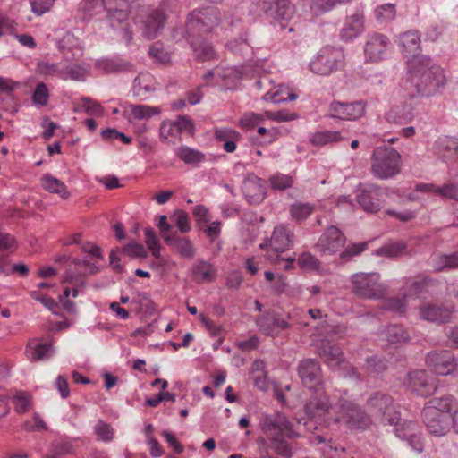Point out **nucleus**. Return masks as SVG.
Segmentation results:
<instances>
[{"label":"nucleus","instance_id":"obj_20","mask_svg":"<svg viewBox=\"0 0 458 458\" xmlns=\"http://www.w3.org/2000/svg\"><path fill=\"white\" fill-rule=\"evenodd\" d=\"M242 190L245 199L251 204H259L266 197L263 181L254 174H250L245 178Z\"/></svg>","mask_w":458,"mask_h":458},{"label":"nucleus","instance_id":"obj_54","mask_svg":"<svg viewBox=\"0 0 458 458\" xmlns=\"http://www.w3.org/2000/svg\"><path fill=\"white\" fill-rule=\"evenodd\" d=\"M48 89L45 83L40 82L37 85L33 96L32 100L35 104H38L42 106H46L48 102Z\"/></svg>","mask_w":458,"mask_h":458},{"label":"nucleus","instance_id":"obj_27","mask_svg":"<svg viewBox=\"0 0 458 458\" xmlns=\"http://www.w3.org/2000/svg\"><path fill=\"white\" fill-rule=\"evenodd\" d=\"M453 310L441 305H427L420 308V317L428 321L446 323L449 321Z\"/></svg>","mask_w":458,"mask_h":458},{"label":"nucleus","instance_id":"obj_25","mask_svg":"<svg viewBox=\"0 0 458 458\" xmlns=\"http://www.w3.org/2000/svg\"><path fill=\"white\" fill-rule=\"evenodd\" d=\"M164 241L183 258L192 259L196 253L191 240L187 237H181L177 232L171 233V235H164Z\"/></svg>","mask_w":458,"mask_h":458},{"label":"nucleus","instance_id":"obj_7","mask_svg":"<svg viewBox=\"0 0 458 458\" xmlns=\"http://www.w3.org/2000/svg\"><path fill=\"white\" fill-rule=\"evenodd\" d=\"M377 273H356L352 276V291L361 299H378L385 295L386 287Z\"/></svg>","mask_w":458,"mask_h":458},{"label":"nucleus","instance_id":"obj_37","mask_svg":"<svg viewBox=\"0 0 458 458\" xmlns=\"http://www.w3.org/2000/svg\"><path fill=\"white\" fill-rule=\"evenodd\" d=\"M314 211V206L310 203L295 202L290 207L292 217L298 221L305 220Z\"/></svg>","mask_w":458,"mask_h":458},{"label":"nucleus","instance_id":"obj_42","mask_svg":"<svg viewBox=\"0 0 458 458\" xmlns=\"http://www.w3.org/2000/svg\"><path fill=\"white\" fill-rule=\"evenodd\" d=\"M367 248L368 243L366 242L352 244L340 253V259L344 262L350 261L353 257L366 250Z\"/></svg>","mask_w":458,"mask_h":458},{"label":"nucleus","instance_id":"obj_49","mask_svg":"<svg viewBox=\"0 0 458 458\" xmlns=\"http://www.w3.org/2000/svg\"><path fill=\"white\" fill-rule=\"evenodd\" d=\"M14 410L18 413H25L29 409L30 395L25 392H17L13 397Z\"/></svg>","mask_w":458,"mask_h":458},{"label":"nucleus","instance_id":"obj_52","mask_svg":"<svg viewBox=\"0 0 458 458\" xmlns=\"http://www.w3.org/2000/svg\"><path fill=\"white\" fill-rule=\"evenodd\" d=\"M338 132H318L311 138V143L315 146H323L329 142L336 141L338 140Z\"/></svg>","mask_w":458,"mask_h":458},{"label":"nucleus","instance_id":"obj_55","mask_svg":"<svg viewBox=\"0 0 458 458\" xmlns=\"http://www.w3.org/2000/svg\"><path fill=\"white\" fill-rule=\"evenodd\" d=\"M146 76H138L133 82V94L145 99V95L153 90L150 85L145 84Z\"/></svg>","mask_w":458,"mask_h":458},{"label":"nucleus","instance_id":"obj_57","mask_svg":"<svg viewBox=\"0 0 458 458\" xmlns=\"http://www.w3.org/2000/svg\"><path fill=\"white\" fill-rule=\"evenodd\" d=\"M215 137L219 141H227L229 140H240L242 138L241 134L233 130L226 127L216 128L215 130Z\"/></svg>","mask_w":458,"mask_h":458},{"label":"nucleus","instance_id":"obj_39","mask_svg":"<svg viewBox=\"0 0 458 458\" xmlns=\"http://www.w3.org/2000/svg\"><path fill=\"white\" fill-rule=\"evenodd\" d=\"M387 340L390 343H400L409 340L410 336L407 331L399 325H391L386 330Z\"/></svg>","mask_w":458,"mask_h":458},{"label":"nucleus","instance_id":"obj_13","mask_svg":"<svg viewBox=\"0 0 458 458\" xmlns=\"http://www.w3.org/2000/svg\"><path fill=\"white\" fill-rule=\"evenodd\" d=\"M407 386L411 392L423 397L431 395L437 389L436 378L423 369L411 371Z\"/></svg>","mask_w":458,"mask_h":458},{"label":"nucleus","instance_id":"obj_33","mask_svg":"<svg viewBox=\"0 0 458 458\" xmlns=\"http://www.w3.org/2000/svg\"><path fill=\"white\" fill-rule=\"evenodd\" d=\"M176 157L185 164L197 165L205 159V155L187 146H181L175 150Z\"/></svg>","mask_w":458,"mask_h":458},{"label":"nucleus","instance_id":"obj_43","mask_svg":"<svg viewBox=\"0 0 458 458\" xmlns=\"http://www.w3.org/2000/svg\"><path fill=\"white\" fill-rule=\"evenodd\" d=\"M94 431L98 436V439L104 442H110L114 438V430L112 427L105 422L104 420H99L94 427Z\"/></svg>","mask_w":458,"mask_h":458},{"label":"nucleus","instance_id":"obj_3","mask_svg":"<svg viewBox=\"0 0 458 458\" xmlns=\"http://www.w3.org/2000/svg\"><path fill=\"white\" fill-rule=\"evenodd\" d=\"M345 65V56L343 49L325 47L309 64L310 71L319 76H328L343 71Z\"/></svg>","mask_w":458,"mask_h":458},{"label":"nucleus","instance_id":"obj_2","mask_svg":"<svg viewBox=\"0 0 458 458\" xmlns=\"http://www.w3.org/2000/svg\"><path fill=\"white\" fill-rule=\"evenodd\" d=\"M409 81L416 95L428 98L440 93L445 85L443 70L426 55L408 61Z\"/></svg>","mask_w":458,"mask_h":458},{"label":"nucleus","instance_id":"obj_29","mask_svg":"<svg viewBox=\"0 0 458 458\" xmlns=\"http://www.w3.org/2000/svg\"><path fill=\"white\" fill-rule=\"evenodd\" d=\"M414 117L413 107L409 104L395 106L386 114V120L391 123L403 124Z\"/></svg>","mask_w":458,"mask_h":458},{"label":"nucleus","instance_id":"obj_47","mask_svg":"<svg viewBox=\"0 0 458 458\" xmlns=\"http://www.w3.org/2000/svg\"><path fill=\"white\" fill-rule=\"evenodd\" d=\"M269 181L271 187L278 191H284L290 188L293 182V178L290 175L285 174H276L271 176Z\"/></svg>","mask_w":458,"mask_h":458},{"label":"nucleus","instance_id":"obj_10","mask_svg":"<svg viewBox=\"0 0 458 458\" xmlns=\"http://www.w3.org/2000/svg\"><path fill=\"white\" fill-rule=\"evenodd\" d=\"M298 376L301 384L310 390L323 388V376L319 362L315 359H304L298 365Z\"/></svg>","mask_w":458,"mask_h":458},{"label":"nucleus","instance_id":"obj_26","mask_svg":"<svg viewBox=\"0 0 458 458\" xmlns=\"http://www.w3.org/2000/svg\"><path fill=\"white\" fill-rule=\"evenodd\" d=\"M399 46L405 57L421 56L418 55L420 50V36L417 30H409L399 37Z\"/></svg>","mask_w":458,"mask_h":458},{"label":"nucleus","instance_id":"obj_22","mask_svg":"<svg viewBox=\"0 0 458 458\" xmlns=\"http://www.w3.org/2000/svg\"><path fill=\"white\" fill-rule=\"evenodd\" d=\"M257 325L267 335L291 327V325L276 313L265 312L257 318Z\"/></svg>","mask_w":458,"mask_h":458},{"label":"nucleus","instance_id":"obj_63","mask_svg":"<svg viewBox=\"0 0 458 458\" xmlns=\"http://www.w3.org/2000/svg\"><path fill=\"white\" fill-rule=\"evenodd\" d=\"M262 117L255 113H246L242 115V117L240 119L239 124L242 128L246 129H251L259 123H261Z\"/></svg>","mask_w":458,"mask_h":458},{"label":"nucleus","instance_id":"obj_32","mask_svg":"<svg viewBox=\"0 0 458 458\" xmlns=\"http://www.w3.org/2000/svg\"><path fill=\"white\" fill-rule=\"evenodd\" d=\"M41 184L48 192L59 194L63 198H67L69 195L66 185L49 174H46L41 177Z\"/></svg>","mask_w":458,"mask_h":458},{"label":"nucleus","instance_id":"obj_61","mask_svg":"<svg viewBox=\"0 0 458 458\" xmlns=\"http://www.w3.org/2000/svg\"><path fill=\"white\" fill-rule=\"evenodd\" d=\"M266 115L270 120L276 122H287L292 121L297 118V114L295 113H290L289 111L284 109L279 111H267Z\"/></svg>","mask_w":458,"mask_h":458},{"label":"nucleus","instance_id":"obj_34","mask_svg":"<svg viewBox=\"0 0 458 458\" xmlns=\"http://www.w3.org/2000/svg\"><path fill=\"white\" fill-rule=\"evenodd\" d=\"M319 355L324 359L327 365L335 366L339 364L343 360V352L341 349L335 345H332L329 343L324 344L319 349Z\"/></svg>","mask_w":458,"mask_h":458},{"label":"nucleus","instance_id":"obj_64","mask_svg":"<svg viewBox=\"0 0 458 458\" xmlns=\"http://www.w3.org/2000/svg\"><path fill=\"white\" fill-rule=\"evenodd\" d=\"M440 148L450 153V157L458 154V139L454 137H446L439 143Z\"/></svg>","mask_w":458,"mask_h":458},{"label":"nucleus","instance_id":"obj_4","mask_svg":"<svg viewBox=\"0 0 458 458\" xmlns=\"http://www.w3.org/2000/svg\"><path fill=\"white\" fill-rule=\"evenodd\" d=\"M371 160V170L379 179L391 178L400 172L401 155L392 147H377Z\"/></svg>","mask_w":458,"mask_h":458},{"label":"nucleus","instance_id":"obj_12","mask_svg":"<svg viewBox=\"0 0 458 458\" xmlns=\"http://www.w3.org/2000/svg\"><path fill=\"white\" fill-rule=\"evenodd\" d=\"M421 416L428 432L434 436H445L452 428L453 416L448 413L422 409Z\"/></svg>","mask_w":458,"mask_h":458},{"label":"nucleus","instance_id":"obj_36","mask_svg":"<svg viewBox=\"0 0 458 458\" xmlns=\"http://www.w3.org/2000/svg\"><path fill=\"white\" fill-rule=\"evenodd\" d=\"M285 438V436H282L270 439V449L283 458H292L293 454V449Z\"/></svg>","mask_w":458,"mask_h":458},{"label":"nucleus","instance_id":"obj_35","mask_svg":"<svg viewBox=\"0 0 458 458\" xmlns=\"http://www.w3.org/2000/svg\"><path fill=\"white\" fill-rule=\"evenodd\" d=\"M407 244L403 242H392L383 245L377 250V255L388 258H399L406 253Z\"/></svg>","mask_w":458,"mask_h":458},{"label":"nucleus","instance_id":"obj_45","mask_svg":"<svg viewBox=\"0 0 458 458\" xmlns=\"http://www.w3.org/2000/svg\"><path fill=\"white\" fill-rule=\"evenodd\" d=\"M123 253L131 258L145 259L148 257V251L142 244L134 242H129L123 248Z\"/></svg>","mask_w":458,"mask_h":458},{"label":"nucleus","instance_id":"obj_16","mask_svg":"<svg viewBox=\"0 0 458 458\" xmlns=\"http://www.w3.org/2000/svg\"><path fill=\"white\" fill-rule=\"evenodd\" d=\"M141 23L142 35L147 39H153L157 37L160 30L164 27L165 16L163 10L149 9L145 15L139 17Z\"/></svg>","mask_w":458,"mask_h":458},{"label":"nucleus","instance_id":"obj_53","mask_svg":"<svg viewBox=\"0 0 458 458\" xmlns=\"http://www.w3.org/2000/svg\"><path fill=\"white\" fill-rule=\"evenodd\" d=\"M435 191L442 198L458 201V185L448 183L437 187Z\"/></svg>","mask_w":458,"mask_h":458},{"label":"nucleus","instance_id":"obj_9","mask_svg":"<svg viewBox=\"0 0 458 458\" xmlns=\"http://www.w3.org/2000/svg\"><path fill=\"white\" fill-rule=\"evenodd\" d=\"M195 126L191 119L179 115L174 121H165L161 123L159 135L162 141L175 143L181 140V134L186 133L191 137L194 135Z\"/></svg>","mask_w":458,"mask_h":458},{"label":"nucleus","instance_id":"obj_51","mask_svg":"<svg viewBox=\"0 0 458 458\" xmlns=\"http://www.w3.org/2000/svg\"><path fill=\"white\" fill-rule=\"evenodd\" d=\"M377 21H390L395 16V6L393 4H385L375 10Z\"/></svg>","mask_w":458,"mask_h":458},{"label":"nucleus","instance_id":"obj_38","mask_svg":"<svg viewBox=\"0 0 458 458\" xmlns=\"http://www.w3.org/2000/svg\"><path fill=\"white\" fill-rule=\"evenodd\" d=\"M437 271L445 269H458V251L450 254H441L437 258Z\"/></svg>","mask_w":458,"mask_h":458},{"label":"nucleus","instance_id":"obj_31","mask_svg":"<svg viewBox=\"0 0 458 458\" xmlns=\"http://www.w3.org/2000/svg\"><path fill=\"white\" fill-rule=\"evenodd\" d=\"M191 272L193 279L199 284L210 282L214 278L213 267L210 263L203 259L198 260L197 263L193 265Z\"/></svg>","mask_w":458,"mask_h":458},{"label":"nucleus","instance_id":"obj_62","mask_svg":"<svg viewBox=\"0 0 458 458\" xmlns=\"http://www.w3.org/2000/svg\"><path fill=\"white\" fill-rule=\"evenodd\" d=\"M16 249V241L10 233L0 232V252L13 251Z\"/></svg>","mask_w":458,"mask_h":458},{"label":"nucleus","instance_id":"obj_18","mask_svg":"<svg viewBox=\"0 0 458 458\" xmlns=\"http://www.w3.org/2000/svg\"><path fill=\"white\" fill-rule=\"evenodd\" d=\"M342 419L351 428L365 429L370 424L369 416L353 403L343 405Z\"/></svg>","mask_w":458,"mask_h":458},{"label":"nucleus","instance_id":"obj_15","mask_svg":"<svg viewBox=\"0 0 458 458\" xmlns=\"http://www.w3.org/2000/svg\"><path fill=\"white\" fill-rule=\"evenodd\" d=\"M345 243V237L335 226L328 227L319 237L315 248L322 255H334Z\"/></svg>","mask_w":458,"mask_h":458},{"label":"nucleus","instance_id":"obj_24","mask_svg":"<svg viewBox=\"0 0 458 458\" xmlns=\"http://www.w3.org/2000/svg\"><path fill=\"white\" fill-rule=\"evenodd\" d=\"M293 230L288 225H280L275 227L269 245L276 253L284 252L293 245Z\"/></svg>","mask_w":458,"mask_h":458},{"label":"nucleus","instance_id":"obj_30","mask_svg":"<svg viewBox=\"0 0 458 458\" xmlns=\"http://www.w3.org/2000/svg\"><path fill=\"white\" fill-rule=\"evenodd\" d=\"M27 348V355L31 361L47 360L53 354V346L49 343L30 342Z\"/></svg>","mask_w":458,"mask_h":458},{"label":"nucleus","instance_id":"obj_6","mask_svg":"<svg viewBox=\"0 0 458 458\" xmlns=\"http://www.w3.org/2000/svg\"><path fill=\"white\" fill-rule=\"evenodd\" d=\"M259 425L269 440L282 436H285L289 439L299 437V434L293 430L288 418L281 411L262 415Z\"/></svg>","mask_w":458,"mask_h":458},{"label":"nucleus","instance_id":"obj_1","mask_svg":"<svg viewBox=\"0 0 458 458\" xmlns=\"http://www.w3.org/2000/svg\"><path fill=\"white\" fill-rule=\"evenodd\" d=\"M220 21L221 13L216 6L195 9L188 15L186 39L198 60L208 61L214 58L215 51L206 37Z\"/></svg>","mask_w":458,"mask_h":458},{"label":"nucleus","instance_id":"obj_5","mask_svg":"<svg viewBox=\"0 0 458 458\" xmlns=\"http://www.w3.org/2000/svg\"><path fill=\"white\" fill-rule=\"evenodd\" d=\"M314 394L306 401L303 411L307 418L316 423H325L327 427L339 422V418H329L331 403L323 388L314 390Z\"/></svg>","mask_w":458,"mask_h":458},{"label":"nucleus","instance_id":"obj_21","mask_svg":"<svg viewBox=\"0 0 458 458\" xmlns=\"http://www.w3.org/2000/svg\"><path fill=\"white\" fill-rule=\"evenodd\" d=\"M388 44L387 37L383 34L374 33L369 35L364 48L366 59L370 62L381 60Z\"/></svg>","mask_w":458,"mask_h":458},{"label":"nucleus","instance_id":"obj_56","mask_svg":"<svg viewBox=\"0 0 458 458\" xmlns=\"http://www.w3.org/2000/svg\"><path fill=\"white\" fill-rule=\"evenodd\" d=\"M172 218L175 222L181 233H185L191 230L189 216L185 211L180 209L177 210L174 212Z\"/></svg>","mask_w":458,"mask_h":458},{"label":"nucleus","instance_id":"obj_50","mask_svg":"<svg viewBox=\"0 0 458 458\" xmlns=\"http://www.w3.org/2000/svg\"><path fill=\"white\" fill-rule=\"evenodd\" d=\"M66 77L74 81H83L87 74V68L81 64H72L64 70Z\"/></svg>","mask_w":458,"mask_h":458},{"label":"nucleus","instance_id":"obj_59","mask_svg":"<svg viewBox=\"0 0 458 458\" xmlns=\"http://www.w3.org/2000/svg\"><path fill=\"white\" fill-rule=\"evenodd\" d=\"M101 7H103L102 4H98L96 0H84L81 3V9L85 13L84 19L90 20L95 17L98 13L97 9Z\"/></svg>","mask_w":458,"mask_h":458},{"label":"nucleus","instance_id":"obj_19","mask_svg":"<svg viewBox=\"0 0 458 458\" xmlns=\"http://www.w3.org/2000/svg\"><path fill=\"white\" fill-rule=\"evenodd\" d=\"M102 6L106 13V19L111 25L125 21L130 13L128 0H102Z\"/></svg>","mask_w":458,"mask_h":458},{"label":"nucleus","instance_id":"obj_11","mask_svg":"<svg viewBox=\"0 0 458 458\" xmlns=\"http://www.w3.org/2000/svg\"><path fill=\"white\" fill-rule=\"evenodd\" d=\"M426 363L431 371L440 376L450 375L458 368L457 360L447 350L435 351L428 353Z\"/></svg>","mask_w":458,"mask_h":458},{"label":"nucleus","instance_id":"obj_46","mask_svg":"<svg viewBox=\"0 0 458 458\" xmlns=\"http://www.w3.org/2000/svg\"><path fill=\"white\" fill-rule=\"evenodd\" d=\"M298 265L301 268L317 270L320 267L318 259L310 252H303L298 258Z\"/></svg>","mask_w":458,"mask_h":458},{"label":"nucleus","instance_id":"obj_58","mask_svg":"<svg viewBox=\"0 0 458 458\" xmlns=\"http://www.w3.org/2000/svg\"><path fill=\"white\" fill-rule=\"evenodd\" d=\"M335 6L333 0H313L310 9L314 14L319 15L332 10Z\"/></svg>","mask_w":458,"mask_h":458},{"label":"nucleus","instance_id":"obj_40","mask_svg":"<svg viewBox=\"0 0 458 458\" xmlns=\"http://www.w3.org/2000/svg\"><path fill=\"white\" fill-rule=\"evenodd\" d=\"M131 111L133 117L139 120L148 119L160 113L158 107H151L143 105H131Z\"/></svg>","mask_w":458,"mask_h":458},{"label":"nucleus","instance_id":"obj_41","mask_svg":"<svg viewBox=\"0 0 458 458\" xmlns=\"http://www.w3.org/2000/svg\"><path fill=\"white\" fill-rule=\"evenodd\" d=\"M400 419L394 423V431L397 437L402 440H406L417 429V425L411 421H403L399 422Z\"/></svg>","mask_w":458,"mask_h":458},{"label":"nucleus","instance_id":"obj_17","mask_svg":"<svg viewBox=\"0 0 458 458\" xmlns=\"http://www.w3.org/2000/svg\"><path fill=\"white\" fill-rule=\"evenodd\" d=\"M383 190L376 185H367L358 195L357 200L366 212L376 213L381 208V197Z\"/></svg>","mask_w":458,"mask_h":458},{"label":"nucleus","instance_id":"obj_60","mask_svg":"<svg viewBox=\"0 0 458 458\" xmlns=\"http://www.w3.org/2000/svg\"><path fill=\"white\" fill-rule=\"evenodd\" d=\"M55 0H30L31 10L37 15L48 12Z\"/></svg>","mask_w":458,"mask_h":458},{"label":"nucleus","instance_id":"obj_14","mask_svg":"<svg viewBox=\"0 0 458 458\" xmlns=\"http://www.w3.org/2000/svg\"><path fill=\"white\" fill-rule=\"evenodd\" d=\"M330 116L341 120L355 121L362 117L366 113L364 101L344 103L333 101L329 106Z\"/></svg>","mask_w":458,"mask_h":458},{"label":"nucleus","instance_id":"obj_8","mask_svg":"<svg viewBox=\"0 0 458 458\" xmlns=\"http://www.w3.org/2000/svg\"><path fill=\"white\" fill-rule=\"evenodd\" d=\"M367 406L374 416L380 418L383 424L392 425L400 418V413L395 409L393 398L386 393H373L367 400Z\"/></svg>","mask_w":458,"mask_h":458},{"label":"nucleus","instance_id":"obj_28","mask_svg":"<svg viewBox=\"0 0 458 458\" xmlns=\"http://www.w3.org/2000/svg\"><path fill=\"white\" fill-rule=\"evenodd\" d=\"M423 409H432L453 416L458 411V403L454 396L447 394L431 398Z\"/></svg>","mask_w":458,"mask_h":458},{"label":"nucleus","instance_id":"obj_23","mask_svg":"<svg viewBox=\"0 0 458 458\" xmlns=\"http://www.w3.org/2000/svg\"><path fill=\"white\" fill-rule=\"evenodd\" d=\"M364 30V13L357 10L355 13L346 17L344 26L341 30V38L344 41H350L361 34Z\"/></svg>","mask_w":458,"mask_h":458},{"label":"nucleus","instance_id":"obj_44","mask_svg":"<svg viewBox=\"0 0 458 458\" xmlns=\"http://www.w3.org/2000/svg\"><path fill=\"white\" fill-rule=\"evenodd\" d=\"M383 309L390 311L403 313L405 311L406 301L405 297L388 298L383 301Z\"/></svg>","mask_w":458,"mask_h":458},{"label":"nucleus","instance_id":"obj_48","mask_svg":"<svg viewBox=\"0 0 458 458\" xmlns=\"http://www.w3.org/2000/svg\"><path fill=\"white\" fill-rule=\"evenodd\" d=\"M81 109L84 110L87 114H102V106L98 103L94 102L91 98H81L80 107L74 108V111L78 112Z\"/></svg>","mask_w":458,"mask_h":458}]
</instances>
